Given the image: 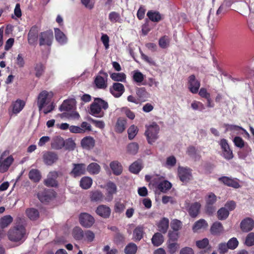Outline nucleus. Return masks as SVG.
Segmentation results:
<instances>
[{
	"label": "nucleus",
	"mask_w": 254,
	"mask_h": 254,
	"mask_svg": "<svg viewBox=\"0 0 254 254\" xmlns=\"http://www.w3.org/2000/svg\"><path fill=\"white\" fill-rule=\"evenodd\" d=\"M127 121L125 119L120 118L118 119L115 126V131L118 133L124 131L126 128Z\"/></svg>",
	"instance_id": "obj_25"
},
{
	"label": "nucleus",
	"mask_w": 254,
	"mask_h": 254,
	"mask_svg": "<svg viewBox=\"0 0 254 254\" xmlns=\"http://www.w3.org/2000/svg\"><path fill=\"white\" fill-rule=\"evenodd\" d=\"M82 146L86 149H90L94 146L95 141L93 138L90 136L83 138L81 142Z\"/></svg>",
	"instance_id": "obj_26"
},
{
	"label": "nucleus",
	"mask_w": 254,
	"mask_h": 254,
	"mask_svg": "<svg viewBox=\"0 0 254 254\" xmlns=\"http://www.w3.org/2000/svg\"><path fill=\"white\" fill-rule=\"evenodd\" d=\"M79 222L83 227L89 228L94 224V219L91 215L87 213H82L79 216Z\"/></svg>",
	"instance_id": "obj_9"
},
{
	"label": "nucleus",
	"mask_w": 254,
	"mask_h": 254,
	"mask_svg": "<svg viewBox=\"0 0 254 254\" xmlns=\"http://www.w3.org/2000/svg\"><path fill=\"white\" fill-rule=\"evenodd\" d=\"M95 234L94 233L90 231L87 230L85 232H84V240L87 243H91L93 242L95 239Z\"/></svg>",
	"instance_id": "obj_52"
},
{
	"label": "nucleus",
	"mask_w": 254,
	"mask_h": 254,
	"mask_svg": "<svg viewBox=\"0 0 254 254\" xmlns=\"http://www.w3.org/2000/svg\"><path fill=\"white\" fill-rule=\"evenodd\" d=\"M75 102L73 100H67L64 101L60 107L61 111H68L73 109Z\"/></svg>",
	"instance_id": "obj_23"
},
{
	"label": "nucleus",
	"mask_w": 254,
	"mask_h": 254,
	"mask_svg": "<svg viewBox=\"0 0 254 254\" xmlns=\"http://www.w3.org/2000/svg\"><path fill=\"white\" fill-rule=\"evenodd\" d=\"M182 223L180 221L175 219L173 220L171 224V228L176 231H178L181 227Z\"/></svg>",
	"instance_id": "obj_61"
},
{
	"label": "nucleus",
	"mask_w": 254,
	"mask_h": 254,
	"mask_svg": "<svg viewBox=\"0 0 254 254\" xmlns=\"http://www.w3.org/2000/svg\"><path fill=\"white\" fill-rule=\"evenodd\" d=\"M225 128L226 131H230L233 134H242V130H244L242 127L234 125H226Z\"/></svg>",
	"instance_id": "obj_24"
},
{
	"label": "nucleus",
	"mask_w": 254,
	"mask_h": 254,
	"mask_svg": "<svg viewBox=\"0 0 254 254\" xmlns=\"http://www.w3.org/2000/svg\"><path fill=\"white\" fill-rule=\"evenodd\" d=\"M172 187L171 184L168 181H163L160 182L157 185V189L160 191L165 192L170 190Z\"/></svg>",
	"instance_id": "obj_34"
},
{
	"label": "nucleus",
	"mask_w": 254,
	"mask_h": 254,
	"mask_svg": "<svg viewBox=\"0 0 254 254\" xmlns=\"http://www.w3.org/2000/svg\"><path fill=\"white\" fill-rule=\"evenodd\" d=\"M151 241L154 246H159L161 245L164 241L163 237L160 233H156L153 236Z\"/></svg>",
	"instance_id": "obj_42"
},
{
	"label": "nucleus",
	"mask_w": 254,
	"mask_h": 254,
	"mask_svg": "<svg viewBox=\"0 0 254 254\" xmlns=\"http://www.w3.org/2000/svg\"><path fill=\"white\" fill-rule=\"evenodd\" d=\"M35 69L36 71V76L37 77H40L42 74L44 70L43 65L41 64H37Z\"/></svg>",
	"instance_id": "obj_64"
},
{
	"label": "nucleus",
	"mask_w": 254,
	"mask_h": 254,
	"mask_svg": "<svg viewBox=\"0 0 254 254\" xmlns=\"http://www.w3.org/2000/svg\"><path fill=\"white\" fill-rule=\"evenodd\" d=\"M97 213L102 217H109L110 214V208L105 205H102L98 207L96 210Z\"/></svg>",
	"instance_id": "obj_30"
},
{
	"label": "nucleus",
	"mask_w": 254,
	"mask_h": 254,
	"mask_svg": "<svg viewBox=\"0 0 254 254\" xmlns=\"http://www.w3.org/2000/svg\"><path fill=\"white\" fill-rule=\"evenodd\" d=\"M207 226L208 224L206 221L204 219H201L194 223L192 230L194 232H196L200 230L205 229Z\"/></svg>",
	"instance_id": "obj_29"
},
{
	"label": "nucleus",
	"mask_w": 254,
	"mask_h": 254,
	"mask_svg": "<svg viewBox=\"0 0 254 254\" xmlns=\"http://www.w3.org/2000/svg\"><path fill=\"white\" fill-rule=\"evenodd\" d=\"M138 150V144L135 142H131L128 144L127 147V152L131 155L135 154Z\"/></svg>",
	"instance_id": "obj_47"
},
{
	"label": "nucleus",
	"mask_w": 254,
	"mask_h": 254,
	"mask_svg": "<svg viewBox=\"0 0 254 254\" xmlns=\"http://www.w3.org/2000/svg\"><path fill=\"white\" fill-rule=\"evenodd\" d=\"M112 95L116 98L121 97L125 91L123 84L121 83L116 82L112 85Z\"/></svg>",
	"instance_id": "obj_18"
},
{
	"label": "nucleus",
	"mask_w": 254,
	"mask_h": 254,
	"mask_svg": "<svg viewBox=\"0 0 254 254\" xmlns=\"http://www.w3.org/2000/svg\"><path fill=\"white\" fill-rule=\"evenodd\" d=\"M179 248V244L175 242H172L169 241L168 244V248L169 249V252L171 254H174L175 253Z\"/></svg>",
	"instance_id": "obj_53"
},
{
	"label": "nucleus",
	"mask_w": 254,
	"mask_h": 254,
	"mask_svg": "<svg viewBox=\"0 0 254 254\" xmlns=\"http://www.w3.org/2000/svg\"><path fill=\"white\" fill-rule=\"evenodd\" d=\"M58 158V154L52 151H47L43 156L44 162L48 165H52L57 162Z\"/></svg>",
	"instance_id": "obj_11"
},
{
	"label": "nucleus",
	"mask_w": 254,
	"mask_h": 254,
	"mask_svg": "<svg viewBox=\"0 0 254 254\" xmlns=\"http://www.w3.org/2000/svg\"><path fill=\"white\" fill-rule=\"evenodd\" d=\"M26 229L25 227L21 224H18L12 228H11L8 232V239L15 242H23L26 236Z\"/></svg>",
	"instance_id": "obj_2"
},
{
	"label": "nucleus",
	"mask_w": 254,
	"mask_h": 254,
	"mask_svg": "<svg viewBox=\"0 0 254 254\" xmlns=\"http://www.w3.org/2000/svg\"><path fill=\"white\" fill-rule=\"evenodd\" d=\"M200 85V82L195 79L194 75H191L189 77V88L191 93H197Z\"/></svg>",
	"instance_id": "obj_16"
},
{
	"label": "nucleus",
	"mask_w": 254,
	"mask_h": 254,
	"mask_svg": "<svg viewBox=\"0 0 254 254\" xmlns=\"http://www.w3.org/2000/svg\"><path fill=\"white\" fill-rule=\"evenodd\" d=\"M217 200L216 196L212 192L209 193L205 197L206 211L209 213H212L214 209L211 206Z\"/></svg>",
	"instance_id": "obj_13"
},
{
	"label": "nucleus",
	"mask_w": 254,
	"mask_h": 254,
	"mask_svg": "<svg viewBox=\"0 0 254 254\" xmlns=\"http://www.w3.org/2000/svg\"><path fill=\"white\" fill-rule=\"evenodd\" d=\"M29 179L34 182H38L41 179V175L39 170L32 169L29 173Z\"/></svg>",
	"instance_id": "obj_33"
},
{
	"label": "nucleus",
	"mask_w": 254,
	"mask_h": 254,
	"mask_svg": "<svg viewBox=\"0 0 254 254\" xmlns=\"http://www.w3.org/2000/svg\"><path fill=\"white\" fill-rule=\"evenodd\" d=\"M209 241L207 238H204L202 240L197 241L196 242V245L199 249H203L206 247L208 245Z\"/></svg>",
	"instance_id": "obj_60"
},
{
	"label": "nucleus",
	"mask_w": 254,
	"mask_h": 254,
	"mask_svg": "<svg viewBox=\"0 0 254 254\" xmlns=\"http://www.w3.org/2000/svg\"><path fill=\"white\" fill-rule=\"evenodd\" d=\"M144 77L145 76L138 70H135L133 72V79L139 85L144 80Z\"/></svg>",
	"instance_id": "obj_45"
},
{
	"label": "nucleus",
	"mask_w": 254,
	"mask_h": 254,
	"mask_svg": "<svg viewBox=\"0 0 254 254\" xmlns=\"http://www.w3.org/2000/svg\"><path fill=\"white\" fill-rule=\"evenodd\" d=\"M147 16L149 19L153 22H158L161 19V16L158 11L150 10L147 13Z\"/></svg>",
	"instance_id": "obj_41"
},
{
	"label": "nucleus",
	"mask_w": 254,
	"mask_h": 254,
	"mask_svg": "<svg viewBox=\"0 0 254 254\" xmlns=\"http://www.w3.org/2000/svg\"><path fill=\"white\" fill-rule=\"evenodd\" d=\"M245 244L249 247L254 245V233H250L247 236Z\"/></svg>",
	"instance_id": "obj_56"
},
{
	"label": "nucleus",
	"mask_w": 254,
	"mask_h": 254,
	"mask_svg": "<svg viewBox=\"0 0 254 254\" xmlns=\"http://www.w3.org/2000/svg\"><path fill=\"white\" fill-rule=\"evenodd\" d=\"M229 211L226 208L222 207L217 211V216L219 220L226 219L229 216Z\"/></svg>",
	"instance_id": "obj_51"
},
{
	"label": "nucleus",
	"mask_w": 254,
	"mask_h": 254,
	"mask_svg": "<svg viewBox=\"0 0 254 254\" xmlns=\"http://www.w3.org/2000/svg\"><path fill=\"white\" fill-rule=\"evenodd\" d=\"M86 166L85 164H73V169L70 175L73 177H79L85 174L86 171Z\"/></svg>",
	"instance_id": "obj_10"
},
{
	"label": "nucleus",
	"mask_w": 254,
	"mask_h": 254,
	"mask_svg": "<svg viewBox=\"0 0 254 254\" xmlns=\"http://www.w3.org/2000/svg\"><path fill=\"white\" fill-rule=\"evenodd\" d=\"M92 179L89 177H84L80 181V186L84 190L89 189L92 184Z\"/></svg>",
	"instance_id": "obj_31"
},
{
	"label": "nucleus",
	"mask_w": 254,
	"mask_h": 254,
	"mask_svg": "<svg viewBox=\"0 0 254 254\" xmlns=\"http://www.w3.org/2000/svg\"><path fill=\"white\" fill-rule=\"evenodd\" d=\"M146 130L145 135L149 144H152L156 141L159 137L160 127L155 122H152L148 125L145 126Z\"/></svg>",
	"instance_id": "obj_3"
},
{
	"label": "nucleus",
	"mask_w": 254,
	"mask_h": 254,
	"mask_svg": "<svg viewBox=\"0 0 254 254\" xmlns=\"http://www.w3.org/2000/svg\"><path fill=\"white\" fill-rule=\"evenodd\" d=\"M37 106L39 112L42 111L45 114L50 113L55 108L53 103L51 102L49 94L46 91H43L39 94Z\"/></svg>",
	"instance_id": "obj_1"
},
{
	"label": "nucleus",
	"mask_w": 254,
	"mask_h": 254,
	"mask_svg": "<svg viewBox=\"0 0 254 254\" xmlns=\"http://www.w3.org/2000/svg\"><path fill=\"white\" fill-rule=\"evenodd\" d=\"M235 145L239 148H243L244 146L245 142L242 138L239 136L235 137L233 139Z\"/></svg>",
	"instance_id": "obj_62"
},
{
	"label": "nucleus",
	"mask_w": 254,
	"mask_h": 254,
	"mask_svg": "<svg viewBox=\"0 0 254 254\" xmlns=\"http://www.w3.org/2000/svg\"><path fill=\"white\" fill-rule=\"evenodd\" d=\"M238 244L237 239L236 238H232L228 241L227 245L229 249L233 250L237 247Z\"/></svg>",
	"instance_id": "obj_59"
},
{
	"label": "nucleus",
	"mask_w": 254,
	"mask_h": 254,
	"mask_svg": "<svg viewBox=\"0 0 254 254\" xmlns=\"http://www.w3.org/2000/svg\"><path fill=\"white\" fill-rule=\"evenodd\" d=\"M254 227V221L251 218H247L243 220L240 224V228L243 232H248Z\"/></svg>",
	"instance_id": "obj_14"
},
{
	"label": "nucleus",
	"mask_w": 254,
	"mask_h": 254,
	"mask_svg": "<svg viewBox=\"0 0 254 254\" xmlns=\"http://www.w3.org/2000/svg\"><path fill=\"white\" fill-rule=\"evenodd\" d=\"M176 163L177 160L176 157L172 155L167 157L164 166L168 169H171L176 165Z\"/></svg>",
	"instance_id": "obj_44"
},
{
	"label": "nucleus",
	"mask_w": 254,
	"mask_h": 254,
	"mask_svg": "<svg viewBox=\"0 0 254 254\" xmlns=\"http://www.w3.org/2000/svg\"><path fill=\"white\" fill-rule=\"evenodd\" d=\"M219 181L222 182L224 184L235 189L240 187V185L238 182L237 179H232L228 177H222L219 179Z\"/></svg>",
	"instance_id": "obj_17"
},
{
	"label": "nucleus",
	"mask_w": 254,
	"mask_h": 254,
	"mask_svg": "<svg viewBox=\"0 0 254 254\" xmlns=\"http://www.w3.org/2000/svg\"><path fill=\"white\" fill-rule=\"evenodd\" d=\"M90 198L91 201L99 202L103 199V194L99 190L92 191L90 192Z\"/></svg>",
	"instance_id": "obj_37"
},
{
	"label": "nucleus",
	"mask_w": 254,
	"mask_h": 254,
	"mask_svg": "<svg viewBox=\"0 0 254 254\" xmlns=\"http://www.w3.org/2000/svg\"><path fill=\"white\" fill-rule=\"evenodd\" d=\"M54 39L53 31L48 30L40 33L39 35V45L40 46H50L52 44Z\"/></svg>",
	"instance_id": "obj_5"
},
{
	"label": "nucleus",
	"mask_w": 254,
	"mask_h": 254,
	"mask_svg": "<svg viewBox=\"0 0 254 254\" xmlns=\"http://www.w3.org/2000/svg\"><path fill=\"white\" fill-rule=\"evenodd\" d=\"M179 179L183 183H187L192 179L191 170L187 167L179 166L178 168Z\"/></svg>",
	"instance_id": "obj_6"
},
{
	"label": "nucleus",
	"mask_w": 254,
	"mask_h": 254,
	"mask_svg": "<svg viewBox=\"0 0 254 254\" xmlns=\"http://www.w3.org/2000/svg\"><path fill=\"white\" fill-rule=\"evenodd\" d=\"M81 2L86 8L91 9L94 7V2L93 0H81Z\"/></svg>",
	"instance_id": "obj_63"
},
{
	"label": "nucleus",
	"mask_w": 254,
	"mask_h": 254,
	"mask_svg": "<svg viewBox=\"0 0 254 254\" xmlns=\"http://www.w3.org/2000/svg\"><path fill=\"white\" fill-rule=\"evenodd\" d=\"M60 175H62V173L60 172L53 171L49 172L47 178L44 180L45 185L47 187H57L58 186L57 179Z\"/></svg>",
	"instance_id": "obj_7"
},
{
	"label": "nucleus",
	"mask_w": 254,
	"mask_h": 254,
	"mask_svg": "<svg viewBox=\"0 0 254 254\" xmlns=\"http://www.w3.org/2000/svg\"><path fill=\"white\" fill-rule=\"evenodd\" d=\"M108 107V104L101 99H96L90 105V114L96 117H101L103 115L102 109H106Z\"/></svg>",
	"instance_id": "obj_4"
},
{
	"label": "nucleus",
	"mask_w": 254,
	"mask_h": 254,
	"mask_svg": "<svg viewBox=\"0 0 254 254\" xmlns=\"http://www.w3.org/2000/svg\"><path fill=\"white\" fill-rule=\"evenodd\" d=\"M191 107L193 110L202 111L205 109L204 106L200 102L193 101L191 104Z\"/></svg>",
	"instance_id": "obj_55"
},
{
	"label": "nucleus",
	"mask_w": 254,
	"mask_h": 254,
	"mask_svg": "<svg viewBox=\"0 0 254 254\" xmlns=\"http://www.w3.org/2000/svg\"><path fill=\"white\" fill-rule=\"evenodd\" d=\"M212 234L218 235L223 232L224 231L222 224L219 222L214 223L210 229Z\"/></svg>",
	"instance_id": "obj_35"
},
{
	"label": "nucleus",
	"mask_w": 254,
	"mask_h": 254,
	"mask_svg": "<svg viewBox=\"0 0 254 254\" xmlns=\"http://www.w3.org/2000/svg\"><path fill=\"white\" fill-rule=\"evenodd\" d=\"M126 79V75L123 72L112 73V80L118 82H124Z\"/></svg>",
	"instance_id": "obj_49"
},
{
	"label": "nucleus",
	"mask_w": 254,
	"mask_h": 254,
	"mask_svg": "<svg viewBox=\"0 0 254 254\" xmlns=\"http://www.w3.org/2000/svg\"><path fill=\"white\" fill-rule=\"evenodd\" d=\"M219 144L222 150L223 156L227 160L233 158V155L232 151L230 149L228 142L225 139H222L219 142Z\"/></svg>",
	"instance_id": "obj_8"
},
{
	"label": "nucleus",
	"mask_w": 254,
	"mask_h": 254,
	"mask_svg": "<svg viewBox=\"0 0 254 254\" xmlns=\"http://www.w3.org/2000/svg\"><path fill=\"white\" fill-rule=\"evenodd\" d=\"M123 166L118 161L112 162V173L116 175H120L123 172Z\"/></svg>",
	"instance_id": "obj_43"
},
{
	"label": "nucleus",
	"mask_w": 254,
	"mask_h": 254,
	"mask_svg": "<svg viewBox=\"0 0 254 254\" xmlns=\"http://www.w3.org/2000/svg\"><path fill=\"white\" fill-rule=\"evenodd\" d=\"M55 34L56 40L60 44H64L67 42L65 35L59 28L55 29Z\"/></svg>",
	"instance_id": "obj_27"
},
{
	"label": "nucleus",
	"mask_w": 254,
	"mask_h": 254,
	"mask_svg": "<svg viewBox=\"0 0 254 254\" xmlns=\"http://www.w3.org/2000/svg\"><path fill=\"white\" fill-rule=\"evenodd\" d=\"M114 231L115 234V242L117 243L122 242L124 240L123 235L120 233L116 228L112 227V232Z\"/></svg>",
	"instance_id": "obj_58"
},
{
	"label": "nucleus",
	"mask_w": 254,
	"mask_h": 254,
	"mask_svg": "<svg viewBox=\"0 0 254 254\" xmlns=\"http://www.w3.org/2000/svg\"><path fill=\"white\" fill-rule=\"evenodd\" d=\"M108 75L106 73L100 72L94 80V83L98 88H104L107 86Z\"/></svg>",
	"instance_id": "obj_12"
},
{
	"label": "nucleus",
	"mask_w": 254,
	"mask_h": 254,
	"mask_svg": "<svg viewBox=\"0 0 254 254\" xmlns=\"http://www.w3.org/2000/svg\"><path fill=\"white\" fill-rule=\"evenodd\" d=\"M71 235L76 240H81L84 238V232L79 227H74L72 230Z\"/></svg>",
	"instance_id": "obj_28"
},
{
	"label": "nucleus",
	"mask_w": 254,
	"mask_h": 254,
	"mask_svg": "<svg viewBox=\"0 0 254 254\" xmlns=\"http://www.w3.org/2000/svg\"><path fill=\"white\" fill-rule=\"evenodd\" d=\"M201 207L200 203L196 202L192 203L189 209V213L192 217H195L199 213Z\"/></svg>",
	"instance_id": "obj_22"
},
{
	"label": "nucleus",
	"mask_w": 254,
	"mask_h": 254,
	"mask_svg": "<svg viewBox=\"0 0 254 254\" xmlns=\"http://www.w3.org/2000/svg\"><path fill=\"white\" fill-rule=\"evenodd\" d=\"M137 249V246L135 244L131 243L126 247L125 252L126 254H135Z\"/></svg>",
	"instance_id": "obj_50"
},
{
	"label": "nucleus",
	"mask_w": 254,
	"mask_h": 254,
	"mask_svg": "<svg viewBox=\"0 0 254 254\" xmlns=\"http://www.w3.org/2000/svg\"><path fill=\"white\" fill-rule=\"evenodd\" d=\"M138 129L137 126L131 125L127 129L128 137L130 140L133 139L137 134Z\"/></svg>",
	"instance_id": "obj_48"
},
{
	"label": "nucleus",
	"mask_w": 254,
	"mask_h": 254,
	"mask_svg": "<svg viewBox=\"0 0 254 254\" xmlns=\"http://www.w3.org/2000/svg\"><path fill=\"white\" fill-rule=\"evenodd\" d=\"M100 166L96 163H90L86 167V170L92 175L98 174L100 171Z\"/></svg>",
	"instance_id": "obj_36"
},
{
	"label": "nucleus",
	"mask_w": 254,
	"mask_h": 254,
	"mask_svg": "<svg viewBox=\"0 0 254 254\" xmlns=\"http://www.w3.org/2000/svg\"><path fill=\"white\" fill-rule=\"evenodd\" d=\"M13 221L10 215H5L0 219V227L2 229L7 227Z\"/></svg>",
	"instance_id": "obj_39"
},
{
	"label": "nucleus",
	"mask_w": 254,
	"mask_h": 254,
	"mask_svg": "<svg viewBox=\"0 0 254 254\" xmlns=\"http://www.w3.org/2000/svg\"><path fill=\"white\" fill-rule=\"evenodd\" d=\"M25 105L24 101L17 99L11 104L12 113L15 114L19 113L23 109Z\"/></svg>",
	"instance_id": "obj_21"
},
{
	"label": "nucleus",
	"mask_w": 254,
	"mask_h": 254,
	"mask_svg": "<svg viewBox=\"0 0 254 254\" xmlns=\"http://www.w3.org/2000/svg\"><path fill=\"white\" fill-rule=\"evenodd\" d=\"M26 214L27 216L31 220H35L39 217L38 211L33 208H29L26 210Z\"/></svg>",
	"instance_id": "obj_32"
},
{
	"label": "nucleus",
	"mask_w": 254,
	"mask_h": 254,
	"mask_svg": "<svg viewBox=\"0 0 254 254\" xmlns=\"http://www.w3.org/2000/svg\"><path fill=\"white\" fill-rule=\"evenodd\" d=\"M187 154L191 158L197 160L199 158V156L197 154L195 148L193 147L190 146L188 148Z\"/></svg>",
	"instance_id": "obj_57"
},
{
	"label": "nucleus",
	"mask_w": 254,
	"mask_h": 254,
	"mask_svg": "<svg viewBox=\"0 0 254 254\" xmlns=\"http://www.w3.org/2000/svg\"><path fill=\"white\" fill-rule=\"evenodd\" d=\"M39 29L37 26H33L28 34V42L30 45H34L38 39Z\"/></svg>",
	"instance_id": "obj_15"
},
{
	"label": "nucleus",
	"mask_w": 254,
	"mask_h": 254,
	"mask_svg": "<svg viewBox=\"0 0 254 254\" xmlns=\"http://www.w3.org/2000/svg\"><path fill=\"white\" fill-rule=\"evenodd\" d=\"M65 145V141L61 136L54 137L51 142V147L55 150L61 149Z\"/></svg>",
	"instance_id": "obj_20"
},
{
	"label": "nucleus",
	"mask_w": 254,
	"mask_h": 254,
	"mask_svg": "<svg viewBox=\"0 0 254 254\" xmlns=\"http://www.w3.org/2000/svg\"><path fill=\"white\" fill-rule=\"evenodd\" d=\"M142 168L141 163L140 161H135L129 167V171L134 174L138 173Z\"/></svg>",
	"instance_id": "obj_46"
},
{
	"label": "nucleus",
	"mask_w": 254,
	"mask_h": 254,
	"mask_svg": "<svg viewBox=\"0 0 254 254\" xmlns=\"http://www.w3.org/2000/svg\"><path fill=\"white\" fill-rule=\"evenodd\" d=\"M169 219L163 218L158 225V230L163 233H165L169 227Z\"/></svg>",
	"instance_id": "obj_38"
},
{
	"label": "nucleus",
	"mask_w": 254,
	"mask_h": 254,
	"mask_svg": "<svg viewBox=\"0 0 254 254\" xmlns=\"http://www.w3.org/2000/svg\"><path fill=\"white\" fill-rule=\"evenodd\" d=\"M143 235V227L138 226L133 232V237L135 240L140 241Z\"/></svg>",
	"instance_id": "obj_40"
},
{
	"label": "nucleus",
	"mask_w": 254,
	"mask_h": 254,
	"mask_svg": "<svg viewBox=\"0 0 254 254\" xmlns=\"http://www.w3.org/2000/svg\"><path fill=\"white\" fill-rule=\"evenodd\" d=\"M13 161V159L11 156H8L4 160L1 157L0 158V172L4 173L6 172Z\"/></svg>",
	"instance_id": "obj_19"
},
{
	"label": "nucleus",
	"mask_w": 254,
	"mask_h": 254,
	"mask_svg": "<svg viewBox=\"0 0 254 254\" xmlns=\"http://www.w3.org/2000/svg\"><path fill=\"white\" fill-rule=\"evenodd\" d=\"M169 43L170 40L169 38L166 36H164L160 39L159 45L161 48L165 49L168 47Z\"/></svg>",
	"instance_id": "obj_54"
}]
</instances>
